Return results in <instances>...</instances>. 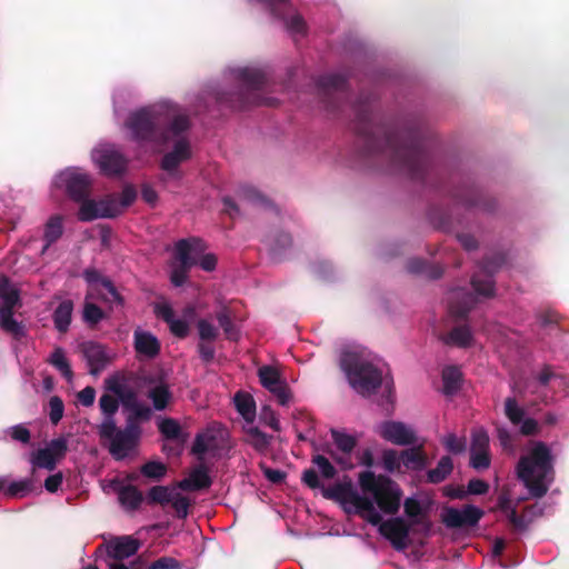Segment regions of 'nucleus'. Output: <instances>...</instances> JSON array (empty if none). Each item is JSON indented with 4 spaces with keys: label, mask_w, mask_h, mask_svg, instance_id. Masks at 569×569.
<instances>
[{
    "label": "nucleus",
    "mask_w": 569,
    "mask_h": 569,
    "mask_svg": "<svg viewBox=\"0 0 569 569\" xmlns=\"http://www.w3.org/2000/svg\"><path fill=\"white\" fill-rule=\"evenodd\" d=\"M353 109L355 129L361 140L365 158L377 159L379 163L390 166L411 180L426 184L437 176L431 160V141L420 122H409L401 128L376 124L369 102L360 100Z\"/></svg>",
    "instance_id": "obj_1"
},
{
    "label": "nucleus",
    "mask_w": 569,
    "mask_h": 569,
    "mask_svg": "<svg viewBox=\"0 0 569 569\" xmlns=\"http://www.w3.org/2000/svg\"><path fill=\"white\" fill-rule=\"evenodd\" d=\"M190 126L189 117L169 104L138 109L130 112L124 121L130 140L139 146H167L172 138L186 133Z\"/></svg>",
    "instance_id": "obj_2"
},
{
    "label": "nucleus",
    "mask_w": 569,
    "mask_h": 569,
    "mask_svg": "<svg viewBox=\"0 0 569 569\" xmlns=\"http://www.w3.org/2000/svg\"><path fill=\"white\" fill-rule=\"evenodd\" d=\"M517 475L532 498H542L555 480L553 456L548 445L535 442L529 455L519 459Z\"/></svg>",
    "instance_id": "obj_3"
},
{
    "label": "nucleus",
    "mask_w": 569,
    "mask_h": 569,
    "mask_svg": "<svg viewBox=\"0 0 569 569\" xmlns=\"http://www.w3.org/2000/svg\"><path fill=\"white\" fill-rule=\"evenodd\" d=\"M301 480L310 489L321 488L322 496L327 499L352 505L356 513L368 523L376 525L380 521V513L377 511L373 501L366 496L359 495L350 481L338 482L330 488H323L318 472L312 468L303 471Z\"/></svg>",
    "instance_id": "obj_4"
},
{
    "label": "nucleus",
    "mask_w": 569,
    "mask_h": 569,
    "mask_svg": "<svg viewBox=\"0 0 569 569\" xmlns=\"http://www.w3.org/2000/svg\"><path fill=\"white\" fill-rule=\"evenodd\" d=\"M340 367L350 386L362 397L371 396L382 383V371L360 352L343 351L340 357Z\"/></svg>",
    "instance_id": "obj_5"
},
{
    "label": "nucleus",
    "mask_w": 569,
    "mask_h": 569,
    "mask_svg": "<svg viewBox=\"0 0 569 569\" xmlns=\"http://www.w3.org/2000/svg\"><path fill=\"white\" fill-rule=\"evenodd\" d=\"M359 485L363 492L371 493L378 508L386 515H396L401 506L402 490L387 476H376L372 471L359 475Z\"/></svg>",
    "instance_id": "obj_6"
},
{
    "label": "nucleus",
    "mask_w": 569,
    "mask_h": 569,
    "mask_svg": "<svg viewBox=\"0 0 569 569\" xmlns=\"http://www.w3.org/2000/svg\"><path fill=\"white\" fill-rule=\"evenodd\" d=\"M238 79L241 81V89L229 94L221 96L219 99L230 104L233 110H242L250 106L269 104L272 106L274 99L261 98L259 91L267 84V76L263 71L252 68H243L238 71Z\"/></svg>",
    "instance_id": "obj_7"
},
{
    "label": "nucleus",
    "mask_w": 569,
    "mask_h": 569,
    "mask_svg": "<svg viewBox=\"0 0 569 569\" xmlns=\"http://www.w3.org/2000/svg\"><path fill=\"white\" fill-rule=\"evenodd\" d=\"M99 436L101 439L108 440L109 453L116 460L124 459L131 450H133L141 436L133 432V428L119 429L117 428L113 418H104L99 426Z\"/></svg>",
    "instance_id": "obj_8"
},
{
    "label": "nucleus",
    "mask_w": 569,
    "mask_h": 569,
    "mask_svg": "<svg viewBox=\"0 0 569 569\" xmlns=\"http://www.w3.org/2000/svg\"><path fill=\"white\" fill-rule=\"evenodd\" d=\"M202 251V241L198 238L181 239L176 243V259L179 264L176 266L170 274L171 283L174 287H181L188 279L190 269L198 262L192 256Z\"/></svg>",
    "instance_id": "obj_9"
},
{
    "label": "nucleus",
    "mask_w": 569,
    "mask_h": 569,
    "mask_svg": "<svg viewBox=\"0 0 569 569\" xmlns=\"http://www.w3.org/2000/svg\"><path fill=\"white\" fill-rule=\"evenodd\" d=\"M317 89L326 109L336 112L341 107L342 98L347 97V79L342 74H325L318 78Z\"/></svg>",
    "instance_id": "obj_10"
},
{
    "label": "nucleus",
    "mask_w": 569,
    "mask_h": 569,
    "mask_svg": "<svg viewBox=\"0 0 569 569\" xmlns=\"http://www.w3.org/2000/svg\"><path fill=\"white\" fill-rule=\"evenodd\" d=\"M506 261L507 257L501 252L483 258L480 263L482 274H475L471 278V284L476 293L486 298H490L495 295V282L492 276L506 263Z\"/></svg>",
    "instance_id": "obj_11"
},
{
    "label": "nucleus",
    "mask_w": 569,
    "mask_h": 569,
    "mask_svg": "<svg viewBox=\"0 0 569 569\" xmlns=\"http://www.w3.org/2000/svg\"><path fill=\"white\" fill-rule=\"evenodd\" d=\"M379 520L375 526H378L379 533L391 543L393 549L397 551L407 549L411 525L402 517H392L383 521L380 516Z\"/></svg>",
    "instance_id": "obj_12"
},
{
    "label": "nucleus",
    "mask_w": 569,
    "mask_h": 569,
    "mask_svg": "<svg viewBox=\"0 0 569 569\" xmlns=\"http://www.w3.org/2000/svg\"><path fill=\"white\" fill-rule=\"evenodd\" d=\"M485 512L473 505H465L462 509L448 507L441 515V520L447 528H470L476 527Z\"/></svg>",
    "instance_id": "obj_13"
},
{
    "label": "nucleus",
    "mask_w": 569,
    "mask_h": 569,
    "mask_svg": "<svg viewBox=\"0 0 569 569\" xmlns=\"http://www.w3.org/2000/svg\"><path fill=\"white\" fill-rule=\"evenodd\" d=\"M173 149L167 152L160 162V168L173 178H179V166L191 158V147L184 133L171 139Z\"/></svg>",
    "instance_id": "obj_14"
},
{
    "label": "nucleus",
    "mask_w": 569,
    "mask_h": 569,
    "mask_svg": "<svg viewBox=\"0 0 569 569\" xmlns=\"http://www.w3.org/2000/svg\"><path fill=\"white\" fill-rule=\"evenodd\" d=\"M58 183L63 186L69 198L77 202L90 196L92 181L84 172L67 170L59 174Z\"/></svg>",
    "instance_id": "obj_15"
},
{
    "label": "nucleus",
    "mask_w": 569,
    "mask_h": 569,
    "mask_svg": "<svg viewBox=\"0 0 569 569\" xmlns=\"http://www.w3.org/2000/svg\"><path fill=\"white\" fill-rule=\"evenodd\" d=\"M451 197L467 209L479 208L492 211L496 207L493 199H488L470 182H463L450 191Z\"/></svg>",
    "instance_id": "obj_16"
},
{
    "label": "nucleus",
    "mask_w": 569,
    "mask_h": 569,
    "mask_svg": "<svg viewBox=\"0 0 569 569\" xmlns=\"http://www.w3.org/2000/svg\"><path fill=\"white\" fill-rule=\"evenodd\" d=\"M78 202L81 203L78 212V218L81 221H92L98 218H114L119 214L118 204L113 200L96 202L88 197Z\"/></svg>",
    "instance_id": "obj_17"
},
{
    "label": "nucleus",
    "mask_w": 569,
    "mask_h": 569,
    "mask_svg": "<svg viewBox=\"0 0 569 569\" xmlns=\"http://www.w3.org/2000/svg\"><path fill=\"white\" fill-rule=\"evenodd\" d=\"M94 159L106 176H120L127 169L128 161L126 157L118 150L103 148L94 152Z\"/></svg>",
    "instance_id": "obj_18"
},
{
    "label": "nucleus",
    "mask_w": 569,
    "mask_h": 569,
    "mask_svg": "<svg viewBox=\"0 0 569 569\" xmlns=\"http://www.w3.org/2000/svg\"><path fill=\"white\" fill-rule=\"evenodd\" d=\"M380 436L397 446H411L417 442L416 432L401 421H385L380 426Z\"/></svg>",
    "instance_id": "obj_19"
},
{
    "label": "nucleus",
    "mask_w": 569,
    "mask_h": 569,
    "mask_svg": "<svg viewBox=\"0 0 569 569\" xmlns=\"http://www.w3.org/2000/svg\"><path fill=\"white\" fill-rule=\"evenodd\" d=\"M140 546V540L132 536L118 537L109 542L107 556L113 560L112 562H122L123 559L136 555Z\"/></svg>",
    "instance_id": "obj_20"
},
{
    "label": "nucleus",
    "mask_w": 569,
    "mask_h": 569,
    "mask_svg": "<svg viewBox=\"0 0 569 569\" xmlns=\"http://www.w3.org/2000/svg\"><path fill=\"white\" fill-rule=\"evenodd\" d=\"M212 485V478L204 465L194 467L189 476L177 482V487L183 491H200L209 489Z\"/></svg>",
    "instance_id": "obj_21"
},
{
    "label": "nucleus",
    "mask_w": 569,
    "mask_h": 569,
    "mask_svg": "<svg viewBox=\"0 0 569 569\" xmlns=\"http://www.w3.org/2000/svg\"><path fill=\"white\" fill-rule=\"evenodd\" d=\"M81 350L91 375H99L108 365L109 358L100 343L93 341L84 342L81 346Z\"/></svg>",
    "instance_id": "obj_22"
},
{
    "label": "nucleus",
    "mask_w": 569,
    "mask_h": 569,
    "mask_svg": "<svg viewBox=\"0 0 569 569\" xmlns=\"http://www.w3.org/2000/svg\"><path fill=\"white\" fill-rule=\"evenodd\" d=\"M112 487L118 495L120 505L127 511L138 510L144 498L142 492L133 485H121L120 481L113 480Z\"/></svg>",
    "instance_id": "obj_23"
},
{
    "label": "nucleus",
    "mask_w": 569,
    "mask_h": 569,
    "mask_svg": "<svg viewBox=\"0 0 569 569\" xmlns=\"http://www.w3.org/2000/svg\"><path fill=\"white\" fill-rule=\"evenodd\" d=\"M476 302V297L470 291L455 290L449 300V310L457 319H463L471 311Z\"/></svg>",
    "instance_id": "obj_24"
},
{
    "label": "nucleus",
    "mask_w": 569,
    "mask_h": 569,
    "mask_svg": "<svg viewBox=\"0 0 569 569\" xmlns=\"http://www.w3.org/2000/svg\"><path fill=\"white\" fill-rule=\"evenodd\" d=\"M134 349L137 353L147 358H156L160 352V342L149 331L136 330L133 333Z\"/></svg>",
    "instance_id": "obj_25"
},
{
    "label": "nucleus",
    "mask_w": 569,
    "mask_h": 569,
    "mask_svg": "<svg viewBox=\"0 0 569 569\" xmlns=\"http://www.w3.org/2000/svg\"><path fill=\"white\" fill-rule=\"evenodd\" d=\"M156 312L169 326L174 337L184 339L189 335L188 322L183 319H176L173 309L169 305L157 306Z\"/></svg>",
    "instance_id": "obj_26"
},
{
    "label": "nucleus",
    "mask_w": 569,
    "mask_h": 569,
    "mask_svg": "<svg viewBox=\"0 0 569 569\" xmlns=\"http://www.w3.org/2000/svg\"><path fill=\"white\" fill-rule=\"evenodd\" d=\"M401 463L409 470L420 471L428 465V457L423 446H413L400 452Z\"/></svg>",
    "instance_id": "obj_27"
},
{
    "label": "nucleus",
    "mask_w": 569,
    "mask_h": 569,
    "mask_svg": "<svg viewBox=\"0 0 569 569\" xmlns=\"http://www.w3.org/2000/svg\"><path fill=\"white\" fill-rule=\"evenodd\" d=\"M244 442L250 445L257 452L264 455L270 447L272 436L262 432L256 426L243 428Z\"/></svg>",
    "instance_id": "obj_28"
},
{
    "label": "nucleus",
    "mask_w": 569,
    "mask_h": 569,
    "mask_svg": "<svg viewBox=\"0 0 569 569\" xmlns=\"http://www.w3.org/2000/svg\"><path fill=\"white\" fill-rule=\"evenodd\" d=\"M407 271L412 274L425 276L429 279H439L443 269L439 264L428 263L421 258H412L407 261Z\"/></svg>",
    "instance_id": "obj_29"
},
{
    "label": "nucleus",
    "mask_w": 569,
    "mask_h": 569,
    "mask_svg": "<svg viewBox=\"0 0 569 569\" xmlns=\"http://www.w3.org/2000/svg\"><path fill=\"white\" fill-rule=\"evenodd\" d=\"M441 340L447 346H456L459 348H467L471 346L472 332L466 325L453 327L448 333L441 337Z\"/></svg>",
    "instance_id": "obj_30"
},
{
    "label": "nucleus",
    "mask_w": 569,
    "mask_h": 569,
    "mask_svg": "<svg viewBox=\"0 0 569 569\" xmlns=\"http://www.w3.org/2000/svg\"><path fill=\"white\" fill-rule=\"evenodd\" d=\"M73 311V302L71 300L61 301L58 307L54 309L52 319L54 323V328L64 333L69 330Z\"/></svg>",
    "instance_id": "obj_31"
},
{
    "label": "nucleus",
    "mask_w": 569,
    "mask_h": 569,
    "mask_svg": "<svg viewBox=\"0 0 569 569\" xmlns=\"http://www.w3.org/2000/svg\"><path fill=\"white\" fill-rule=\"evenodd\" d=\"M442 392L446 396L456 395L462 383V372L457 366H448L442 370Z\"/></svg>",
    "instance_id": "obj_32"
},
{
    "label": "nucleus",
    "mask_w": 569,
    "mask_h": 569,
    "mask_svg": "<svg viewBox=\"0 0 569 569\" xmlns=\"http://www.w3.org/2000/svg\"><path fill=\"white\" fill-rule=\"evenodd\" d=\"M177 489H179L177 483L172 487L153 486L148 490L146 501L148 505H160L163 507L170 503L177 492Z\"/></svg>",
    "instance_id": "obj_33"
},
{
    "label": "nucleus",
    "mask_w": 569,
    "mask_h": 569,
    "mask_svg": "<svg viewBox=\"0 0 569 569\" xmlns=\"http://www.w3.org/2000/svg\"><path fill=\"white\" fill-rule=\"evenodd\" d=\"M453 470V461L450 456H443L437 463V467L430 469L427 472V482L429 483H440L445 481Z\"/></svg>",
    "instance_id": "obj_34"
},
{
    "label": "nucleus",
    "mask_w": 569,
    "mask_h": 569,
    "mask_svg": "<svg viewBox=\"0 0 569 569\" xmlns=\"http://www.w3.org/2000/svg\"><path fill=\"white\" fill-rule=\"evenodd\" d=\"M158 429L164 439L176 440L183 443L187 435L183 433L180 423L173 418H163L158 423Z\"/></svg>",
    "instance_id": "obj_35"
},
{
    "label": "nucleus",
    "mask_w": 569,
    "mask_h": 569,
    "mask_svg": "<svg viewBox=\"0 0 569 569\" xmlns=\"http://www.w3.org/2000/svg\"><path fill=\"white\" fill-rule=\"evenodd\" d=\"M0 298L3 300L0 312L13 311L19 302V293L14 289L7 277L0 278Z\"/></svg>",
    "instance_id": "obj_36"
},
{
    "label": "nucleus",
    "mask_w": 569,
    "mask_h": 569,
    "mask_svg": "<svg viewBox=\"0 0 569 569\" xmlns=\"http://www.w3.org/2000/svg\"><path fill=\"white\" fill-rule=\"evenodd\" d=\"M216 319L219 326L222 328L226 338L230 341H237L239 339V330L232 321V312L227 307L221 308L216 312Z\"/></svg>",
    "instance_id": "obj_37"
},
{
    "label": "nucleus",
    "mask_w": 569,
    "mask_h": 569,
    "mask_svg": "<svg viewBox=\"0 0 569 569\" xmlns=\"http://www.w3.org/2000/svg\"><path fill=\"white\" fill-rule=\"evenodd\" d=\"M32 466V473H34L36 469H46L48 471H53L57 468L58 462L49 452V449L40 448L33 451L30 455L29 459Z\"/></svg>",
    "instance_id": "obj_38"
},
{
    "label": "nucleus",
    "mask_w": 569,
    "mask_h": 569,
    "mask_svg": "<svg viewBox=\"0 0 569 569\" xmlns=\"http://www.w3.org/2000/svg\"><path fill=\"white\" fill-rule=\"evenodd\" d=\"M63 233L62 217L59 214L52 216L44 226L43 239L46 244L42 252H44L52 243H54Z\"/></svg>",
    "instance_id": "obj_39"
},
{
    "label": "nucleus",
    "mask_w": 569,
    "mask_h": 569,
    "mask_svg": "<svg viewBox=\"0 0 569 569\" xmlns=\"http://www.w3.org/2000/svg\"><path fill=\"white\" fill-rule=\"evenodd\" d=\"M148 398L152 401L156 410H164L169 405L172 393L166 383H159L148 391Z\"/></svg>",
    "instance_id": "obj_40"
},
{
    "label": "nucleus",
    "mask_w": 569,
    "mask_h": 569,
    "mask_svg": "<svg viewBox=\"0 0 569 569\" xmlns=\"http://www.w3.org/2000/svg\"><path fill=\"white\" fill-rule=\"evenodd\" d=\"M151 409L143 406H134V409L130 410V413L127 416L124 428H129L130 426L133 428V432L141 436V421H148L151 417Z\"/></svg>",
    "instance_id": "obj_41"
},
{
    "label": "nucleus",
    "mask_w": 569,
    "mask_h": 569,
    "mask_svg": "<svg viewBox=\"0 0 569 569\" xmlns=\"http://www.w3.org/2000/svg\"><path fill=\"white\" fill-rule=\"evenodd\" d=\"M0 327L17 340L26 337L24 326L13 318V311L0 312Z\"/></svg>",
    "instance_id": "obj_42"
},
{
    "label": "nucleus",
    "mask_w": 569,
    "mask_h": 569,
    "mask_svg": "<svg viewBox=\"0 0 569 569\" xmlns=\"http://www.w3.org/2000/svg\"><path fill=\"white\" fill-rule=\"evenodd\" d=\"M234 405L238 412L247 420L252 421L256 413V405L253 398L243 392H238L234 396Z\"/></svg>",
    "instance_id": "obj_43"
},
{
    "label": "nucleus",
    "mask_w": 569,
    "mask_h": 569,
    "mask_svg": "<svg viewBox=\"0 0 569 569\" xmlns=\"http://www.w3.org/2000/svg\"><path fill=\"white\" fill-rule=\"evenodd\" d=\"M49 362L61 372V375L67 379L71 380L73 377V372L71 370L70 363L66 358L64 350L61 347L54 348L53 352L50 356Z\"/></svg>",
    "instance_id": "obj_44"
},
{
    "label": "nucleus",
    "mask_w": 569,
    "mask_h": 569,
    "mask_svg": "<svg viewBox=\"0 0 569 569\" xmlns=\"http://www.w3.org/2000/svg\"><path fill=\"white\" fill-rule=\"evenodd\" d=\"M331 437L333 439L335 445L337 448L346 456H350V453L353 451V449L357 446V439L348 433L341 432L337 429L330 430ZM350 459V457H347Z\"/></svg>",
    "instance_id": "obj_45"
},
{
    "label": "nucleus",
    "mask_w": 569,
    "mask_h": 569,
    "mask_svg": "<svg viewBox=\"0 0 569 569\" xmlns=\"http://www.w3.org/2000/svg\"><path fill=\"white\" fill-rule=\"evenodd\" d=\"M259 379L261 385L270 392L274 391V389L283 382L280 379L278 370L271 366H263L259 369Z\"/></svg>",
    "instance_id": "obj_46"
},
{
    "label": "nucleus",
    "mask_w": 569,
    "mask_h": 569,
    "mask_svg": "<svg viewBox=\"0 0 569 569\" xmlns=\"http://www.w3.org/2000/svg\"><path fill=\"white\" fill-rule=\"evenodd\" d=\"M167 471V466L160 461H148L140 467L141 475L153 481H160Z\"/></svg>",
    "instance_id": "obj_47"
},
{
    "label": "nucleus",
    "mask_w": 569,
    "mask_h": 569,
    "mask_svg": "<svg viewBox=\"0 0 569 569\" xmlns=\"http://www.w3.org/2000/svg\"><path fill=\"white\" fill-rule=\"evenodd\" d=\"M238 196L241 200L251 204L267 206L268 199L261 194L256 188L250 186H242L238 190Z\"/></svg>",
    "instance_id": "obj_48"
},
{
    "label": "nucleus",
    "mask_w": 569,
    "mask_h": 569,
    "mask_svg": "<svg viewBox=\"0 0 569 569\" xmlns=\"http://www.w3.org/2000/svg\"><path fill=\"white\" fill-rule=\"evenodd\" d=\"M312 465L317 466L319 472L325 479H333L337 476V469L330 460L322 453H316L311 458Z\"/></svg>",
    "instance_id": "obj_49"
},
{
    "label": "nucleus",
    "mask_w": 569,
    "mask_h": 569,
    "mask_svg": "<svg viewBox=\"0 0 569 569\" xmlns=\"http://www.w3.org/2000/svg\"><path fill=\"white\" fill-rule=\"evenodd\" d=\"M505 415L512 425L517 426L520 425V422L523 420L525 410L518 406V402L515 398L508 397L505 400Z\"/></svg>",
    "instance_id": "obj_50"
},
{
    "label": "nucleus",
    "mask_w": 569,
    "mask_h": 569,
    "mask_svg": "<svg viewBox=\"0 0 569 569\" xmlns=\"http://www.w3.org/2000/svg\"><path fill=\"white\" fill-rule=\"evenodd\" d=\"M403 509L406 516L411 519V526L422 523V519L420 518L422 515V507L419 500L415 498H407L403 503Z\"/></svg>",
    "instance_id": "obj_51"
},
{
    "label": "nucleus",
    "mask_w": 569,
    "mask_h": 569,
    "mask_svg": "<svg viewBox=\"0 0 569 569\" xmlns=\"http://www.w3.org/2000/svg\"><path fill=\"white\" fill-rule=\"evenodd\" d=\"M270 250L274 256H280L292 244V238L287 232H278L270 239Z\"/></svg>",
    "instance_id": "obj_52"
},
{
    "label": "nucleus",
    "mask_w": 569,
    "mask_h": 569,
    "mask_svg": "<svg viewBox=\"0 0 569 569\" xmlns=\"http://www.w3.org/2000/svg\"><path fill=\"white\" fill-rule=\"evenodd\" d=\"M4 433L11 438L12 441L22 445H29L31 441V432L26 425L19 423L6 429Z\"/></svg>",
    "instance_id": "obj_53"
},
{
    "label": "nucleus",
    "mask_w": 569,
    "mask_h": 569,
    "mask_svg": "<svg viewBox=\"0 0 569 569\" xmlns=\"http://www.w3.org/2000/svg\"><path fill=\"white\" fill-rule=\"evenodd\" d=\"M104 318L103 310L92 302H87L83 308V320L90 327H94Z\"/></svg>",
    "instance_id": "obj_54"
},
{
    "label": "nucleus",
    "mask_w": 569,
    "mask_h": 569,
    "mask_svg": "<svg viewBox=\"0 0 569 569\" xmlns=\"http://www.w3.org/2000/svg\"><path fill=\"white\" fill-rule=\"evenodd\" d=\"M44 448L49 449L51 456L56 459L57 462H59L66 457L68 452V441L64 437H59L52 439Z\"/></svg>",
    "instance_id": "obj_55"
},
{
    "label": "nucleus",
    "mask_w": 569,
    "mask_h": 569,
    "mask_svg": "<svg viewBox=\"0 0 569 569\" xmlns=\"http://www.w3.org/2000/svg\"><path fill=\"white\" fill-rule=\"evenodd\" d=\"M197 329L200 340L216 341L219 337V330L206 319L198 320Z\"/></svg>",
    "instance_id": "obj_56"
},
{
    "label": "nucleus",
    "mask_w": 569,
    "mask_h": 569,
    "mask_svg": "<svg viewBox=\"0 0 569 569\" xmlns=\"http://www.w3.org/2000/svg\"><path fill=\"white\" fill-rule=\"evenodd\" d=\"M99 406L106 418H113L119 409V400L110 393H103L99 399Z\"/></svg>",
    "instance_id": "obj_57"
},
{
    "label": "nucleus",
    "mask_w": 569,
    "mask_h": 569,
    "mask_svg": "<svg viewBox=\"0 0 569 569\" xmlns=\"http://www.w3.org/2000/svg\"><path fill=\"white\" fill-rule=\"evenodd\" d=\"M32 487L33 481L31 479L13 481L8 486L6 495L9 497H24L32 490Z\"/></svg>",
    "instance_id": "obj_58"
},
{
    "label": "nucleus",
    "mask_w": 569,
    "mask_h": 569,
    "mask_svg": "<svg viewBox=\"0 0 569 569\" xmlns=\"http://www.w3.org/2000/svg\"><path fill=\"white\" fill-rule=\"evenodd\" d=\"M171 507L176 511V516L179 519L187 518L189 513L190 500L177 491L170 501Z\"/></svg>",
    "instance_id": "obj_59"
},
{
    "label": "nucleus",
    "mask_w": 569,
    "mask_h": 569,
    "mask_svg": "<svg viewBox=\"0 0 569 569\" xmlns=\"http://www.w3.org/2000/svg\"><path fill=\"white\" fill-rule=\"evenodd\" d=\"M214 438L212 436H207L204 433H198L193 440L191 452L196 455L199 459L209 451L210 442L213 441Z\"/></svg>",
    "instance_id": "obj_60"
},
{
    "label": "nucleus",
    "mask_w": 569,
    "mask_h": 569,
    "mask_svg": "<svg viewBox=\"0 0 569 569\" xmlns=\"http://www.w3.org/2000/svg\"><path fill=\"white\" fill-rule=\"evenodd\" d=\"M382 463L383 468L388 472H395L396 470H399L401 466L400 453L393 449H386L382 452Z\"/></svg>",
    "instance_id": "obj_61"
},
{
    "label": "nucleus",
    "mask_w": 569,
    "mask_h": 569,
    "mask_svg": "<svg viewBox=\"0 0 569 569\" xmlns=\"http://www.w3.org/2000/svg\"><path fill=\"white\" fill-rule=\"evenodd\" d=\"M442 445L451 453H461L466 450V439L459 438L455 433H449L442 439Z\"/></svg>",
    "instance_id": "obj_62"
},
{
    "label": "nucleus",
    "mask_w": 569,
    "mask_h": 569,
    "mask_svg": "<svg viewBox=\"0 0 569 569\" xmlns=\"http://www.w3.org/2000/svg\"><path fill=\"white\" fill-rule=\"evenodd\" d=\"M470 467L481 471L490 467L491 458L489 451L470 452Z\"/></svg>",
    "instance_id": "obj_63"
},
{
    "label": "nucleus",
    "mask_w": 569,
    "mask_h": 569,
    "mask_svg": "<svg viewBox=\"0 0 569 569\" xmlns=\"http://www.w3.org/2000/svg\"><path fill=\"white\" fill-rule=\"evenodd\" d=\"M49 417L53 425H57L63 417L64 405L60 397L53 396L49 400Z\"/></svg>",
    "instance_id": "obj_64"
}]
</instances>
